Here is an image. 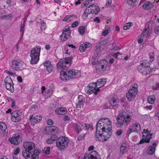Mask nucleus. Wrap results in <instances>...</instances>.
Masks as SVG:
<instances>
[{"label":"nucleus","instance_id":"3","mask_svg":"<svg viewBox=\"0 0 159 159\" xmlns=\"http://www.w3.org/2000/svg\"><path fill=\"white\" fill-rule=\"evenodd\" d=\"M111 122L109 119L107 118L100 119L97 123L95 135L98 134L101 132L105 131L108 128H110V126H111Z\"/></svg>","mask_w":159,"mask_h":159},{"label":"nucleus","instance_id":"52","mask_svg":"<svg viewBox=\"0 0 159 159\" xmlns=\"http://www.w3.org/2000/svg\"><path fill=\"white\" fill-rule=\"evenodd\" d=\"M12 17V16L11 14H8L7 15H3L1 16V18L2 19H5L6 18H8Z\"/></svg>","mask_w":159,"mask_h":159},{"label":"nucleus","instance_id":"28","mask_svg":"<svg viewBox=\"0 0 159 159\" xmlns=\"http://www.w3.org/2000/svg\"><path fill=\"white\" fill-rule=\"evenodd\" d=\"M55 112L57 114L63 115L66 113V110L65 108H59L56 109Z\"/></svg>","mask_w":159,"mask_h":159},{"label":"nucleus","instance_id":"34","mask_svg":"<svg viewBox=\"0 0 159 159\" xmlns=\"http://www.w3.org/2000/svg\"><path fill=\"white\" fill-rule=\"evenodd\" d=\"M42 119V117L41 116H36L34 117L32 119V122L35 123H37L39 122Z\"/></svg>","mask_w":159,"mask_h":159},{"label":"nucleus","instance_id":"38","mask_svg":"<svg viewBox=\"0 0 159 159\" xmlns=\"http://www.w3.org/2000/svg\"><path fill=\"white\" fill-rule=\"evenodd\" d=\"M7 128V126L5 123L3 122L0 123V129L2 131L5 132Z\"/></svg>","mask_w":159,"mask_h":159},{"label":"nucleus","instance_id":"55","mask_svg":"<svg viewBox=\"0 0 159 159\" xmlns=\"http://www.w3.org/2000/svg\"><path fill=\"white\" fill-rule=\"evenodd\" d=\"M112 0H107L106 4V6L107 7L110 6L111 4Z\"/></svg>","mask_w":159,"mask_h":159},{"label":"nucleus","instance_id":"39","mask_svg":"<svg viewBox=\"0 0 159 159\" xmlns=\"http://www.w3.org/2000/svg\"><path fill=\"white\" fill-rule=\"evenodd\" d=\"M132 22L128 23H126L124 26L123 29L124 30H129L133 25Z\"/></svg>","mask_w":159,"mask_h":159},{"label":"nucleus","instance_id":"41","mask_svg":"<svg viewBox=\"0 0 159 159\" xmlns=\"http://www.w3.org/2000/svg\"><path fill=\"white\" fill-rule=\"evenodd\" d=\"M106 82L105 80H101L100 81H98L97 83H98L99 86H100V87H101L104 85Z\"/></svg>","mask_w":159,"mask_h":159},{"label":"nucleus","instance_id":"29","mask_svg":"<svg viewBox=\"0 0 159 159\" xmlns=\"http://www.w3.org/2000/svg\"><path fill=\"white\" fill-rule=\"evenodd\" d=\"M120 153L122 154H123L127 152L126 144L125 143H122L120 148Z\"/></svg>","mask_w":159,"mask_h":159},{"label":"nucleus","instance_id":"6","mask_svg":"<svg viewBox=\"0 0 159 159\" xmlns=\"http://www.w3.org/2000/svg\"><path fill=\"white\" fill-rule=\"evenodd\" d=\"M40 50L41 48L39 46L31 50L30 53L31 64H36L39 61Z\"/></svg>","mask_w":159,"mask_h":159},{"label":"nucleus","instance_id":"4","mask_svg":"<svg viewBox=\"0 0 159 159\" xmlns=\"http://www.w3.org/2000/svg\"><path fill=\"white\" fill-rule=\"evenodd\" d=\"M111 126H110V128H108L105 131L101 132L98 134L95 135L94 137L95 139L100 142L106 141L108 140L112 135L111 132Z\"/></svg>","mask_w":159,"mask_h":159},{"label":"nucleus","instance_id":"10","mask_svg":"<svg viewBox=\"0 0 159 159\" xmlns=\"http://www.w3.org/2000/svg\"><path fill=\"white\" fill-rule=\"evenodd\" d=\"M21 112L18 111H14L11 113V120L14 122H18L21 120V118L20 117Z\"/></svg>","mask_w":159,"mask_h":159},{"label":"nucleus","instance_id":"37","mask_svg":"<svg viewBox=\"0 0 159 159\" xmlns=\"http://www.w3.org/2000/svg\"><path fill=\"white\" fill-rule=\"evenodd\" d=\"M85 30V28L84 26H80L79 27L78 31L80 34L83 35L84 33Z\"/></svg>","mask_w":159,"mask_h":159},{"label":"nucleus","instance_id":"50","mask_svg":"<svg viewBox=\"0 0 159 159\" xmlns=\"http://www.w3.org/2000/svg\"><path fill=\"white\" fill-rule=\"evenodd\" d=\"M85 49L84 48V46H83V44L81 45H80V47H79V50L81 52H84L85 50Z\"/></svg>","mask_w":159,"mask_h":159},{"label":"nucleus","instance_id":"57","mask_svg":"<svg viewBox=\"0 0 159 159\" xmlns=\"http://www.w3.org/2000/svg\"><path fill=\"white\" fill-rule=\"evenodd\" d=\"M132 132H134V131H133L131 127V126H130V128L127 131L126 134L127 135L129 136V134Z\"/></svg>","mask_w":159,"mask_h":159},{"label":"nucleus","instance_id":"7","mask_svg":"<svg viewBox=\"0 0 159 159\" xmlns=\"http://www.w3.org/2000/svg\"><path fill=\"white\" fill-rule=\"evenodd\" d=\"M142 139L140 141L139 144L143 143H148L152 138V134L150 133L147 130L143 129Z\"/></svg>","mask_w":159,"mask_h":159},{"label":"nucleus","instance_id":"53","mask_svg":"<svg viewBox=\"0 0 159 159\" xmlns=\"http://www.w3.org/2000/svg\"><path fill=\"white\" fill-rule=\"evenodd\" d=\"M70 19H72V20H73L74 19H76L77 18V16L75 15H69Z\"/></svg>","mask_w":159,"mask_h":159},{"label":"nucleus","instance_id":"22","mask_svg":"<svg viewBox=\"0 0 159 159\" xmlns=\"http://www.w3.org/2000/svg\"><path fill=\"white\" fill-rule=\"evenodd\" d=\"M88 86L94 90L97 89V91H99L100 90L99 89L100 88V86H99V84H98V83H97V82L91 83L89 84Z\"/></svg>","mask_w":159,"mask_h":159},{"label":"nucleus","instance_id":"54","mask_svg":"<svg viewBox=\"0 0 159 159\" xmlns=\"http://www.w3.org/2000/svg\"><path fill=\"white\" fill-rule=\"evenodd\" d=\"M47 124L49 125H52L53 124V121L50 119H48L47 120Z\"/></svg>","mask_w":159,"mask_h":159},{"label":"nucleus","instance_id":"12","mask_svg":"<svg viewBox=\"0 0 159 159\" xmlns=\"http://www.w3.org/2000/svg\"><path fill=\"white\" fill-rule=\"evenodd\" d=\"M65 29H63L62 34L60 36V38L61 39H62L63 37V39L62 41H65L69 36L70 34V28L68 26H66Z\"/></svg>","mask_w":159,"mask_h":159},{"label":"nucleus","instance_id":"8","mask_svg":"<svg viewBox=\"0 0 159 159\" xmlns=\"http://www.w3.org/2000/svg\"><path fill=\"white\" fill-rule=\"evenodd\" d=\"M12 64L13 69L16 70H22L25 67V64L22 61L14 60L12 61Z\"/></svg>","mask_w":159,"mask_h":159},{"label":"nucleus","instance_id":"58","mask_svg":"<svg viewBox=\"0 0 159 159\" xmlns=\"http://www.w3.org/2000/svg\"><path fill=\"white\" fill-rule=\"evenodd\" d=\"M85 128L87 129H89L91 128L92 127V125L91 124H85Z\"/></svg>","mask_w":159,"mask_h":159},{"label":"nucleus","instance_id":"26","mask_svg":"<svg viewBox=\"0 0 159 159\" xmlns=\"http://www.w3.org/2000/svg\"><path fill=\"white\" fill-rule=\"evenodd\" d=\"M132 129L133 131L138 133L141 129L140 126L139 124H134V125L130 126Z\"/></svg>","mask_w":159,"mask_h":159},{"label":"nucleus","instance_id":"42","mask_svg":"<svg viewBox=\"0 0 159 159\" xmlns=\"http://www.w3.org/2000/svg\"><path fill=\"white\" fill-rule=\"evenodd\" d=\"M92 7V5H90L89 7H88L87 9L85 10V13H87L89 14L92 13V12L91 11V9L90 7Z\"/></svg>","mask_w":159,"mask_h":159},{"label":"nucleus","instance_id":"13","mask_svg":"<svg viewBox=\"0 0 159 159\" xmlns=\"http://www.w3.org/2000/svg\"><path fill=\"white\" fill-rule=\"evenodd\" d=\"M98 154L95 151H93L89 154L85 153L83 159H98L97 157Z\"/></svg>","mask_w":159,"mask_h":159},{"label":"nucleus","instance_id":"30","mask_svg":"<svg viewBox=\"0 0 159 159\" xmlns=\"http://www.w3.org/2000/svg\"><path fill=\"white\" fill-rule=\"evenodd\" d=\"M142 7L144 9L148 10L152 7V6L150 2L147 1L143 5Z\"/></svg>","mask_w":159,"mask_h":159},{"label":"nucleus","instance_id":"11","mask_svg":"<svg viewBox=\"0 0 159 159\" xmlns=\"http://www.w3.org/2000/svg\"><path fill=\"white\" fill-rule=\"evenodd\" d=\"M46 133L48 134L55 135L59 132V129L55 126H48L45 129Z\"/></svg>","mask_w":159,"mask_h":159},{"label":"nucleus","instance_id":"19","mask_svg":"<svg viewBox=\"0 0 159 159\" xmlns=\"http://www.w3.org/2000/svg\"><path fill=\"white\" fill-rule=\"evenodd\" d=\"M138 70L141 73L144 75H146L149 74L150 70L149 69H146V68L143 66L140 65L138 67Z\"/></svg>","mask_w":159,"mask_h":159},{"label":"nucleus","instance_id":"48","mask_svg":"<svg viewBox=\"0 0 159 159\" xmlns=\"http://www.w3.org/2000/svg\"><path fill=\"white\" fill-rule=\"evenodd\" d=\"M110 30L107 29L105 30L102 32V35L103 36H105L108 34L110 32Z\"/></svg>","mask_w":159,"mask_h":159},{"label":"nucleus","instance_id":"15","mask_svg":"<svg viewBox=\"0 0 159 159\" xmlns=\"http://www.w3.org/2000/svg\"><path fill=\"white\" fill-rule=\"evenodd\" d=\"M140 65L146 68V69H149L150 70V73L153 70V69L152 68V67L150 66V63L148 62V60H143L141 62Z\"/></svg>","mask_w":159,"mask_h":159},{"label":"nucleus","instance_id":"17","mask_svg":"<svg viewBox=\"0 0 159 159\" xmlns=\"http://www.w3.org/2000/svg\"><path fill=\"white\" fill-rule=\"evenodd\" d=\"M73 125L77 133H79L84 128L82 124L79 122L73 123Z\"/></svg>","mask_w":159,"mask_h":159},{"label":"nucleus","instance_id":"45","mask_svg":"<svg viewBox=\"0 0 159 159\" xmlns=\"http://www.w3.org/2000/svg\"><path fill=\"white\" fill-rule=\"evenodd\" d=\"M53 90L52 89H50L47 90L46 93V96L48 97H50L52 93Z\"/></svg>","mask_w":159,"mask_h":159},{"label":"nucleus","instance_id":"1","mask_svg":"<svg viewBox=\"0 0 159 159\" xmlns=\"http://www.w3.org/2000/svg\"><path fill=\"white\" fill-rule=\"evenodd\" d=\"M73 57L70 56L61 60L57 64V69L60 71V78L61 80H69L75 79L81 76L80 71L75 69L66 71L70 66Z\"/></svg>","mask_w":159,"mask_h":159},{"label":"nucleus","instance_id":"46","mask_svg":"<svg viewBox=\"0 0 159 159\" xmlns=\"http://www.w3.org/2000/svg\"><path fill=\"white\" fill-rule=\"evenodd\" d=\"M72 19H70V17H69V15H67L65 17H64L63 20V21H66L67 22H69L71 21H72Z\"/></svg>","mask_w":159,"mask_h":159},{"label":"nucleus","instance_id":"36","mask_svg":"<svg viewBox=\"0 0 159 159\" xmlns=\"http://www.w3.org/2000/svg\"><path fill=\"white\" fill-rule=\"evenodd\" d=\"M101 54V52L100 51H98L97 50H96L94 53L93 58L94 60H96L98 57H99Z\"/></svg>","mask_w":159,"mask_h":159},{"label":"nucleus","instance_id":"21","mask_svg":"<svg viewBox=\"0 0 159 159\" xmlns=\"http://www.w3.org/2000/svg\"><path fill=\"white\" fill-rule=\"evenodd\" d=\"M92 7H90L91 9L92 14L97 15L100 11V10L99 7L98 6L93 4L91 5Z\"/></svg>","mask_w":159,"mask_h":159},{"label":"nucleus","instance_id":"40","mask_svg":"<svg viewBox=\"0 0 159 159\" xmlns=\"http://www.w3.org/2000/svg\"><path fill=\"white\" fill-rule=\"evenodd\" d=\"M149 57L150 61L152 62V61H153L155 59L154 52H152L150 53L149 54Z\"/></svg>","mask_w":159,"mask_h":159},{"label":"nucleus","instance_id":"64","mask_svg":"<svg viewBox=\"0 0 159 159\" xmlns=\"http://www.w3.org/2000/svg\"><path fill=\"white\" fill-rule=\"evenodd\" d=\"M147 30V29H144L141 34V35L142 36H144V35H145L146 34V31Z\"/></svg>","mask_w":159,"mask_h":159},{"label":"nucleus","instance_id":"33","mask_svg":"<svg viewBox=\"0 0 159 159\" xmlns=\"http://www.w3.org/2000/svg\"><path fill=\"white\" fill-rule=\"evenodd\" d=\"M155 100V96L154 95H150L148 97V101L151 104H153Z\"/></svg>","mask_w":159,"mask_h":159},{"label":"nucleus","instance_id":"32","mask_svg":"<svg viewBox=\"0 0 159 159\" xmlns=\"http://www.w3.org/2000/svg\"><path fill=\"white\" fill-rule=\"evenodd\" d=\"M5 71L7 74L10 75L11 76L16 77L17 80H22V78L21 76H17V75L16 74L6 70Z\"/></svg>","mask_w":159,"mask_h":159},{"label":"nucleus","instance_id":"60","mask_svg":"<svg viewBox=\"0 0 159 159\" xmlns=\"http://www.w3.org/2000/svg\"><path fill=\"white\" fill-rule=\"evenodd\" d=\"M122 133V130L121 129H120L116 131V134L117 135L119 136Z\"/></svg>","mask_w":159,"mask_h":159},{"label":"nucleus","instance_id":"16","mask_svg":"<svg viewBox=\"0 0 159 159\" xmlns=\"http://www.w3.org/2000/svg\"><path fill=\"white\" fill-rule=\"evenodd\" d=\"M157 146V143L153 142L152 145L149 147L147 149L146 153L148 154H152L155 152L156 147Z\"/></svg>","mask_w":159,"mask_h":159},{"label":"nucleus","instance_id":"5","mask_svg":"<svg viewBox=\"0 0 159 159\" xmlns=\"http://www.w3.org/2000/svg\"><path fill=\"white\" fill-rule=\"evenodd\" d=\"M69 140L65 136L59 137L57 139L56 146L59 150H63L68 147Z\"/></svg>","mask_w":159,"mask_h":159},{"label":"nucleus","instance_id":"62","mask_svg":"<svg viewBox=\"0 0 159 159\" xmlns=\"http://www.w3.org/2000/svg\"><path fill=\"white\" fill-rule=\"evenodd\" d=\"M154 32L155 34H157L159 33V29L158 27H155L154 29Z\"/></svg>","mask_w":159,"mask_h":159},{"label":"nucleus","instance_id":"47","mask_svg":"<svg viewBox=\"0 0 159 159\" xmlns=\"http://www.w3.org/2000/svg\"><path fill=\"white\" fill-rule=\"evenodd\" d=\"M43 153L46 154V155H48L50 153V148L49 147H48L47 148L46 150H43Z\"/></svg>","mask_w":159,"mask_h":159},{"label":"nucleus","instance_id":"56","mask_svg":"<svg viewBox=\"0 0 159 159\" xmlns=\"http://www.w3.org/2000/svg\"><path fill=\"white\" fill-rule=\"evenodd\" d=\"M20 152V149L19 148H17L16 150L14 151V154L15 155H17Z\"/></svg>","mask_w":159,"mask_h":159},{"label":"nucleus","instance_id":"18","mask_svg":"<svg viewBox=\"0 0 159 159\" xmlns=\"http://www.w3.org/2000/svg\"><path fill=\"white\" fill-rule=\"evenodd\" d=\"M79 102L76 105V108L78 110L81 109V106H83L84 102V98L82 95H79L78 96Z\"/></svg>","mask_w":159,"mask_h":159},{"label":"nucleus","instance_id":"49","mask_svg":"<svg viewBox=\"0 0 159 159\" xmlns=\"http://www.w3.org/2000/svg\"><path fill=\"white\" fill-rule=\"evenodd\" d=\"M131 89H133V90H136L138 91V85L134 83L130 88Z\"/></svg>","mask_w":159,"mask_h":159},{"label":"nucleus","instance_id":"23","mask_svg":"<svg viewBox=\"0 0 159 159\" xmlns=\"http://www.w3.org/2000/svg\"><path fill=\"white\" fill-rule=\"evenodd\" d=\"M57 136L56 135H52L50 138L47 139L46 140V142L48 144H51L56 140Z\"/></svg>","mask_w":159,"mask_h":159},{"label":"nucleus","instance_id":"63","mask_svg":"<svg viewBox=\"0 0 159 159\" xmlns=\"http://www.w3.org/2000/svg\"><path fill=\"white\" fill-rule=\"evenodd\" d=\"M89 14L87 13H85V11H84V14L83 16V18L84 19H86L88 17V15Z\"/></svg>","mask_w":159,"mask_h":159},{"label":"nucleus","instance_id":"9","mask_svg":"<svg viewBox=\"0 0 159 159\" xmlns=\"http://www.w3.org/2000/svg\"><path fill=\"white\" fill-rule=\"evenodd\" d=\"M138 91L136 90H133V89H130L126 93V97L129 101L131 102L135 98L136 94H137Z\"/></svg>","mask_w":159,"mask_h":159},{"label":"nucleus","instance_id":"43","mask_svg":"<svg viewBox=\"0 0 159 159\" xmlns=\"http://www.w3.org/2000/svg\"><path fill=\"white\" fill-rule=\"evenodd\" d=\"M25 28V25L24 24H22V22H21L20 25V31L22 33V34H24Z\"/></svg>","mask_w":159,"mask_h":159},{"label":"nucleus","instance_id":"44","mask_svg":"<svg viewBox=\"0 0 159 159\" xmlns=\"http://www.w3.org/2000/svg\"><path fill=\"white\" fill-rule=\"evenodd\" d=\"M91 45V44L89 42H85L83 44V46H84L85 49L89 47Z\"/></svg>","mask_w":159,"mask_h":159},{"label":"nucleus","instance_id":"2","mask_svg":"<svg viewBox=\"0 0 159 159\" xmlns=\"http://www.w3.org/2000/svg\"><path fill=\"white\" fill-rule=\"evenodd\" d=\"M117 123L116 125L118 128H121L128 125L132 119L131 116L124 111H120L116 117Z\"/></svg>","mask_w":159,"mask_h":159},{"label":"nucleus","instance_id":"51","mask_svg":"<svg viewBox=\"0 0 159 159\" xmlns=\"http://www.w3.org/2000/svg\"><path fill=\"white\" fill-rule=\"evenodd\" d=\"M79 22L78 21H76L73 23L71 25L72 28H75L76 27L79 25Z\"/></svg>","mask_w":159,"mask_h":159},{"label":"nucleus","instance_id":"25","mask_svg":"<svg viewBox=\"0 0 159 159\" xmlns=\"http://www.w3.org/2000/svg\"><path fill=\"white\" fill-rule=\"evenodd\" d=\"M107 64V62L106 60H102L98 62V66L99 68H101V69L103 70L105 66L106 67Z\"/></svg>","mask_w":159,"mask_h":159},{"label":"nucleus","instance_id":"20","mask_svg":"<svg viewBox=\"0 0 159 159\" xmlns=\"http://www.w3.org/2000/svg\"><path fill=\"white\" fill-rule=\"evenodd\" d=\"M44 66L46 67L47 70L49 72H52L53 69V66L51 64V62L49 61H46L44 63Z\"/></svg>","mask_w":159,"mask_h":159},{"label":"nucleus","instance_id":"59","mask_svg":"<svg viewBox=\"0 0 159 159\" xmlns=\"http://www.w3.org/2000/svg\"><path fill=\"white\" fill-rule=\"evenodd\" d=\"M159 88V83H156L155 85L152 87L153 90H155Z\"/></svg>","mask_w":159,"mask_h":159},{"label":"nucleus","instance_id":"27","mask_svg":"<svg viewBox=\"0 0 159 159\" xmlns=\"http://www.w3.org/2000/svg\"><path fill=\"white\" fill-rule=\"evenodd\" d=\"M118 101L117 100L116 98L114 97H113L112 99H110V100L109 101L110 104L111 106L112 107H114L116 108L118 107Z\"/></svg>","mask_w":159,"mask_h":159},{"label":"nucleus","instance_id":"35","mask_svg":"<svg viewBox=\"0 0 159 159\" xmlns=\"http://www.w3.org/2000/svg\"><path fill=\"white\" fill-rule=\"evenodd\" d=\"M85 91L88 94H90L92 93H93L94 90L93 89H91V88L89 86H87L85 89Z\"/></svg>","mask_w":159,"mask_h":159},{"label":"nucleus","instance_id":"31","mask_svg":"<svg viewBox=\"0 0 159 159\" xmlns=\"http://www.w3.org/2000/svg\"><path fill=\"white\" fill-rule=\"evenodd\" d=\"M4 82L6 83V89L8 90L11 91V92H13L14 87L13 85H11V83H7L6 81Z\"/></svg>","mask_w":159,"mask_h":159},{"label":"nucleus","instance_id":"24","mask_svg":"<svg viewBox=\"0 0 159 159\" xmlns=\"http://www.w3.org/2000/svg\"><path fill=\"white\" fill-rule=\"evenodd\" d=\"M40 152L38 150L35 149L33 153H32L30 154V157L31 159H39L38 156Z\"/></svg>","mask_w":159,"mask_h":159},{"label":"nucleus","instance_id":"14","mask_svg":"<svg viewBox=\"0 0 159 159\" xmlns=\"http://www.w3.org/2000/svg\"><path fill=\"white\" fill-rule=\"evenodd\" d=\"M9 141L11 144L14 145H18L21 141V139L19 135H15L14 137H10L9 139Z\"/></svg>","mask_w":159,"mask_h":159},{"label":"nucleus","instance_id":"61","mask_svg":"<svg viewBox=\"0 0 159 159\" xmlns=\"http://www.w3.org/2000/svg\"><path fill=\"white\" fill-rule=\"evenodd\" d=\"M63 120L64 121H68L70 120L69 117L66 115L64 116Z\"/></svg>","mask_w":159,"mask_h":159}]
</instances>
